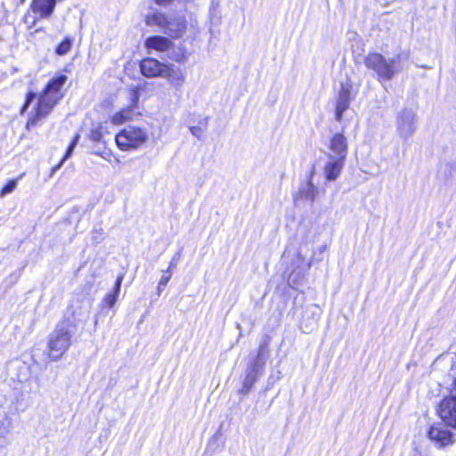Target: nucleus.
<instances>
[{
	"label": "nucleus",
	"instance_id": "14",
	"mask_svg": "<svg viewBox=\"0 0 456 456\" xmlns=\"http://www.w3.org/2000/svg\"><path fill=\"white\" fill-rule=\"evenodd\" d=\"M173 43L168 38L161 36L150 37L145 41V47L149 51H156L159 53L170 52L173 49Z\"/></svg>",
	"mask_w": 456,
	"mask_h": 456
},
{
	"label": "nucleus",
	"instance_id": "12",
	"mask_svg": "<svg viewBox=\"0 0 456 456\" xmlns=\"http://www.w3.org/2000/svg\"><path fill=\"white\" fill-rule=\"evenodd\" d=\"M166 65L156 59L146 58L142 61L140 68L142 74L147 77H162Z\"/></svg>",
	"mask_w": 456,
	"mask_h": 456
},
{
	"label": "nucleus",
	"instance_id": "3",
	"mask_svg": "<svg viewBox=\"0 0 456 456\" xmlns=\"http://www.w3.org/2000/svg\"><path fill=\"white\" fill-rule=\"evenodd\" d=\"M72 332L69 324L61 322L49 335L47 348L48 356L53 361H58L69 350L71 345Z\"/></svg>",
	"mask_w": 456,
	"mask_h": 456
},
{
	"label": "nucleus",
	"instance_id": "17",
	"mask_svg": "<svg viewBox=\"0 0 456 456\" xmlns=\"http://www.w3.org/2000/svg\"><path fill=\"white\" fill-rule=\"evenodd\" d=\"M318 188L309 180L305 184H303L298 191L294 195V200L298 199H305L310 202H314L318 195Z\"/></svg>",
	"mask_w": 456,
	"mask_h": 456
},
{
	"label": "nucleus",
	"instance_id": "5",
	"mask_svg": "<svg viewBox=\"0 0 456 456\" xmlns=\"http://www.w3.org/2000/svg\"><path fill=\"white\" fill-rule=\"evenodd\" d=\"M267 354V344L264 343L259 346L258 353L256 357L251 362V364L248 367L246 370V377L242 384V387L240 392L243 394H248L257 379L263 373L265 365V355Z\"/></svg>",
	"mask_w": 456,
	"mask_h": 456
},
{
	"label": "nucleus",
	"instance_id": "26",
	"mask_svg": "<svg viewBox=\"0 0 456 456\" xmlns=\"http://www.w3.org/2000/svg\"><path fill=\"white\" fill-rule=\"evenodd\" d=\"M36 98V94L34 93H29L27 95V99H26V102L24 104V106L22 107L21 109V113H23L27 108L28 107V105L32 102V101Z\"/></svg>",
	"mask_w": 456,
	"mask_h": 456
},
{
	"label": "nucleus",
	"instance_id": "11",
	"mask_svg": "<svg viewBox=\"0 0 456 456\" xmlns=\"http://www.w3.org/2000/svg\"><path fill=\"white\" fill-rule=\"evenodd\" d=\"M428 437L440 447L452 444V433L444 426L431 427L428 431Z\"/></svg>",
	"mask_w": 456,
	"mask_h": 456
},
{
	"label": "nucleus",
	"instance_id": "4",
	"mask_svg": "<svg viewBox=\"0 0 456 456\" xmlns=\"http://www.w3.org/2000/svg\"><path fill=\"white\" fill-rule=\"evenodd\" d=\"M147 139L146 130L134 126L125 127L116 135L117 145L122 151L138 149Z\"/></svg>",
	"mask_w": 456,
	"mask_h": 456
},
{
	"label": "nucleus",
	"instance_id": "25",
	"mask_svg": "<svg viewBox=\"0 0 456 456\" xmlns=\"http://www.w3.org/2000/svg\"><path fill=\"white\" fill-rule=\"evenodd\" d=\"M102 130V125H98L96 127L93 128L91 131L90 138L94 142H100L103 136Z\"/></svg>",
	"mask_w": 456,
	"mask_h": 456
},
{
	"label": "nucleus",
	"instance_id": "6",
	"mask_svg": "<svg viewBox=\"0 0 456 456\" xmlns=\"http://www.w3.org/2000/svg\"><path fill=\"white\" fill-rule=\"evenodd\" d=\"M437 413L444 425L456 428V378L450 394L439 403Z\"/></svg>",
	"mask_w": 456,
	"mask_h": 456
},
{
	"label": "nucleus",
	"instance_id": "32",
	"mask_svg": "<svg viewBox=\"0 0 456 456\" xmlns=\"http://www.w3.org/2000/svg\"><path fill=\"white\" fill-rule=\"evenodd\" d=\"M326 248H327L326 246H322V247L321 248V251H324V250L326 249Z\"/></svg>",
	"mask_w": 456,
	"mask_h": 456
},
{
	"label": "nucleus",
	"instance_id": "19",
	"mask_svg": "<svg viewBox=\"0 0 456 456\" xmlns=\"http://www.w3.org/2000/svg\"><path fill=\"white\" fill-rule=\"evenodd\" d=\"M124 276L118 275L116 282H115V288L113 289L112 293H109L105 296V297L102 301V308H111L115 305L116 302L118 301V297L120 292L121 283L123 281Z\"/></svg>",
	"mask_w": 456,
	"mask_h": 456
},
{
	"label": "nucleus",
	"instance_id": "8",
	"mask_svg": "<svg viewBox=\"0 0 456 456\" xmlns=\"http://www.w3.org/2000/svg\"><path fill=\"white\" fill-rule=\"evenodd\" d=\"M140 98V87L134 86L129 89L130 104L122 109L120 111L115 113L111 117V122L115 125H121L125 122L131 120L134 117V110L137 107Z\"/></svg>",
	"mask_w": 456,
	"mask_h": 456
},
{
	"label": "nucleus",
	"instance_id": "10",
	"mask_svg": "<svg viewBox=\"0 0 456 456\" xmlns=\"http://www.w3.org/2000/svg\"><path fill=\"white\" fill-rule=\"evenodd\" d=\"M162 77L167 80L169 86L175 90H180L186 80V72L183 69L175 64H167Z\"/></svg>",
	"mask_w": 456,
	"mask_h": 456
},
{
	"label": "nucleus",
	"instance_id": "2",
	"mask_svg": "<svg viewBox=\"0 0 456 456\" xmlns=\"http://www.w3.org/2000/svg\"><path fill=\"white\" fill-rule=\"evenodd\" d=\"M367 68L376 72L379 79L390 80L403 71L404 65L400 55L387 59L378 53H369L364 59Z\"/></svg>",
	"mask_w": 456,
	"mask_h": 456
},
{
	"label": "nucleus",
	"instance_id": "15",
	"mask_svg": "<svg viewBox=\"0 0 456 456\" xmlns=\"http://www.w3.org/2000/svg\"><path fill=\"white\" fill-rule=\"evenodd\" d=\"M186 29V20L183 15L168 17L166 33L173 38H178L183 36Z\"/></svg>",
	"mask_w": 456,
	"mask_h": 456
},
{
	"label": "nucleus",
	"instance_id": "28",
	"mask_svg": "<svg viewBox=\"0 0 456 456\" xmlns=\"http://www.w3.org/2000/svg\"><path fill=\"white\" fill-rule=\"evenodd\" d=\"M9 433V428L4 425V423L0 420V437L5 436Z\"/></svg>",
	"mask_w": 456,
	"mask_h": 456
},
{
	"label": "nucleus",
	"instance_id": "1",
	"mask_svg": "<svg viewBox=\"0 0 456 456\" xmlns=\"http://www.w3.org/2000/svg\"><path fill=\"white\" fill-rule=\"evenodd\" d=\"M67 80L68 77L66 75H59L49 81L38 97L34 113L28 119L26 125L28 129L36 126L51 113L63 96L61 89Z\"/></svg>",
	"mask_w": 456,
	"mask_h": 456
},
{
	"label": "nucleus",
	"instance_id": "18",
	"mask_svg": "<svg viewBox=\"0 0 456 456\" xmlns=\"http://www.w3.org/2000/svg\"><path fill=\"white\" fill-rule=\"evenodd\" d=\"M56 0H33V12L38 13L40 17L45 18L52 14L55 7Z\"/></svg>",
	"mask_w": 456,
	"mask_h": 456
},
{
	"label": "nucleus",
	"instance_id": "16",
	"mask_svg": "<svg viewBox=\"0 0 456 456\" xmlns=\"http://www.w3.org/2000/svg\"><path fill=\"white\" fill-rule=\"evenodd\" d=\"M350 102V89L348 87L342 86L336 103V119L338 121L342 119L343 113L349 108Z\"/></svg>",
	"mask_w": 456,
	"mask_h": 456
},
{
	"label": "nucleus",
	"instance_id": "27",
	"mask_svg": "<svg viewBox=\"0 0 456 456\" xmlns=\"http://www.w3.org/2000/svg\"><path fill=\"white\" fill-rule=\"evenodd\" d=\"M171 278V273H167L161 277L159 282V287H162V286H166L167 284V282L169 281Z\"/></svg>",
	"mask_w": 456,
	"mask_h": 456
},
{
	"label": "nucleus",
	"instance_id": "13",
	"mask_svg": "<svg viewBox=\"0 0 456 456\" xmlns=\"http://www.w3.org/2000/svg\"><path fill=\"white\" fill-rule=\"evenodd\" d=\"M345 161L342 158L327 157V162L323 167L326 180L330 182L337 180L345 166Z\"/></svg>",
	"mask_w": 456,
	"mask_h": 456
},
{
	"label": "nucleus",
	"instance_id": "21",
	"mask_svg": "<svg viewBox=\"0 0 456 456\" xmlns=\"http://www.w3.org/2000/svg\"><path fill=\"white\" fill-rule=\"evenodd\" d=\"M71 47V40L68 37H66L61 43L58 45V46L55 49V53L58 55H65L67 54Z\"/></svg>",
	"mask_w": 456,
	"mask_h": 456
},
{
	"label": "nucleus",
	"instance_id": "29",
	"mask_svg": "<svg viewBox=\"0 0 456 456\" xmlns=\"http://www.w3.org/2000/svg\"><path fill=\"white\" fill-rule=\"evenodd\" d=\"M190 131H191V133L194 136H196V137H198V138H200V135H201V132H202V131H201V128H200V127H199V126H191V127H190Z\"/></svg>",
	"mask_w": 456,
	"mask_h": 456
},
{
	"label": "nucleus",
	"instance_id": "33",
	"mask_svg": "<svg viewBox=\"0 0 456 456\" xmlns=\"http://www.w3.org/2000/svg\"><path fill=\"white\" fill-rule=\"evenodd\" d=\"M161 289H162V287H159V289L158 288L159 292H160Z\"/></svg>",
	"mask_w": 456,
	"mask_h": 456
},
{
	"label": "nucleus",
	"instance_id": "23",
	"mask_svg": "<svg viewBox=\"0 0 456 456\" xmlns=\"http://www.w3.org/2000/svg\"><path fill=\"white\" fill-rule=\"evenodd\" d=\"M167 57L175 62L183 63L186 61V56L183 53H175L173 49L167 52Z\"/></svg>",
	"mask_w": 456,
	"mask_h": 456
},
{
	"label": "nucleus",
	"instance_id": "30",
	"mask_svg": "<svg viewBox=\"0 0 456 456\" xmlns=\"http://www.w3.org/2000/svg\"><path fill=\"white\" fill-rule=\"evenodd\" d=\"M158 4L166 5L168 4L172 0H155Z\"/></svg>",
	"mask_w": 456,
	"mask_h": 456
},
{
	"label": "nucleus",
	"instance_id": "20",
	"mask_svg": "<svg viewBox=\"0 0 456 456\" xmlns=\"http://www.w3.org/2000/svg\"><path fill=\"white\" fill-rule=\"evenodd\" d=\"M168 17L161 12H153L146 17V23L149 26H158L166 30Z\"/></svg>",
	"mask_w": 456,
	"mask_h": 456
},
{
	"label": "nucleus",
	"instance_id": "31",
	"mask_svg": "<svg viewBox=\"0 0 456 456\" xmlns=\"http://www.w3.org/2000/svg\"><path fill=\"white\" fill-rule=\"evenodd\" d=\"M175 266L174 261H171L168 269L166 271V273H170L171 268Z\"/></svg>",
	"mask_w": 456,
	"mask_h": 456
},
{
	"label": "nucleus",
	"instance_id": "22",
	"mask_svg": "<svg viewBox=\"0 0 456 456\" xmlns=\"http://www.w3.org/2000/svg\"><path fill=\"white\" fill-rule=\"evenodd\" d=\"M78 140H79V134H76V135H75V137L73 138V140H72L71 143L69 144V148H68V150H67V151H66L65 156H64V157H63V159H61V163H60V164H59V165L54 168V170H55V169H57V168H59V167H61V164H62V163H63L67 159H69V158L71 156V154H72V151H73L74 148L76 147V145H77V142H78Z\"/></svg>",
	"mask_w": 456,
	"mask_h": 456
},
{
	"label": "nucleus",
	"instance_id": "24",
	"mask_svg": "<svg viewBox=\"0 0 456 456\" xmlns=\"http://www.w3.org/2000/svg\"><path fill=\"white\" fill-rule=\"evenodd\" d=\"M17 187V179H12L7 183V184L2 189L0 197H4L6 194L12 192Z\"/></svg>",
	"mask_w": 456,
	"mask_h": 456
},
{
	"label": "nucleus",
	"instance_id": "9",
	"mask_svg": "<svg viewBox=\"0 0 456 456\" xmlns=\"http://www.w3.org/2000/svg\"><path fill=\"white\" fill-rule=\"evenodd\" d=\"M348 150L346 137L342 133H337L331 136L328 145L327 157L342 158L346 160Z\"/></svg>",
	"mask_w": 456,
	"mask_h": 456
},
{
	"label": "nucleus",
	"instance_id": "7",
	"mask_svg": "<svg viewBox=\"0 0 456 456\" xmlns=\"http://www.w3.org/2000/svg\"><path fill=\"white\" fill-rule=\"evenodd\" d=\"M417 115L411 108L401 110L396 115V132L403 140L411 138L416 131Z\"/></svg>",
	"mask_w": 456,
	"mask_h": 456
}]
</instances>
